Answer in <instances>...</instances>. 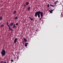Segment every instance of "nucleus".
I'll return each instance as SVG.
<instances>
[{
  "instance_id": "nucleus-1",
  "label": "nucleus",
  "mask_w": 63,
  "mask_h": 63,
  "mask_svg": "<svg viewBox=\"0 0 63 63\" xmlns=\"http://www.w3.org/2000/svg\"><path fill=\"white\" fill-rule=\"evenodd\" d=\"M40 14L41 15V17L40 19L39 20L40 21L42 18V17L43 16V13L42 12H41V11H38L35 13V17H37L38 16V17L39 18L40 17Z\"/></svg>"
},
{
  "instance_id": "nucleus-2",
  "label": "nucleus",
  "mask_w": 63,
  "mask_h": 63,
  "mask_svg": "<svg viewBox=\"0 0 63 63\" xmlns=\"http://www.w3.org/2000/svg\"><path fill=\"white\" fill-rule=\"evenodd\" d=\"M6 53V51L4 49L2 50L1 52L2 56V57L4 56L5 55Z\"/></svg>"
},
{
  "instance_id": "nucleus-3",
  "label": "nucleus",
  "mask_w": 63,
  "mask_h": 63,
  "mask_svg": "<svg viewBox=\"0 0 63 63\" xmlns=\"http://www.w3.org/2000/svg\"><path fill=\"white\" fill-rule=\"evenodd\" d=\"M17 40V38H16L14 41V43H16Z\"/></svg>"
},
{
  "instance_id": "nucleus-4",
  "label": "nucleus",
  "mask_w": 63,
  "mask_h": 63,
  "mask_svg": "<svg viewBox=\"0 0 63 63\" xmlns=\"http://www.w3.org/2000/svg\"><path fill=\"white\" fill-rule=\"evenodd\" d=\"M53 11V10H49V11L50 13L52 14V12Z\"/></svg>"
},
{
  "instance_id": "nucleus-5",
  "label": "nucleus",
  "mask_w": 63,
  "mask_h": 63,
  "mask_svg": "<svg viewBox=\"0 0 63 63\" xmlns=\"http://www.w3.org/2000/svg\"><path fill=\"white\" fill-rule=\"evenodd\" d=\"M14 25V23H12L10 24V26H13V25Z\"/></svg>"
},
{
  "instance_id": "nucleus-6",
  "label": "nucleus",
  "mask_w": 63,
  "mask_h": 63,
  "mask_svg": "<svg viewBox=\"0 0 63 63\" xmlns=\"http://www.w3.org/2000/svg\"><path fill=\"white\" fill-rule=\"evenodd\" d=\"M28 43H26L25 44V46L26 47H27V45H28Z\"/></svg>"
},
{
  "instance_id": "nucleus-7",
  "label": "nucleus",
  "mask_w": 63,
  "mask_h": 63,
  "mask_svg": "<svg viewBox=\"0 0 63 63\" xmlns=\"http://www.w3.org/2000/svg\"><path fill=\"white\" fill-rule=\"evenodd\" d=\"M58 2V1H57L55 2L54 3L55 5H56L57 4Z\"/></svg>"
},
{
  "instance_id": "nucleus-8",
  "label": "nucleus",
  "mask_w": 63,
  "mask_h": 63,
  "mask_svg": "<svg viewBox=\"0 0 63 63\" xmlns=\"http://www.w3.org/2000/svg\"><path fill=\"white\" fill-rule=\"evenodd\" d=\"M28 11H30V10H31V7H29L28 8Z\"/></svg>"
},
{
  "instance_id": "nucleus-9",
  "label": "nucleus",
  "mask_w": 63,
  "mask_h": 63,
  "mask_svg": "<svg viewBox=\"0 0 63 63\" xmlns=\"http://www.w3.org/2000/svg\"><path fill=\"white\" fill-rule=\"evenodd\" d=\"M16 11H14V13H13V14L14 15H15V14H16Z\"/></svg>"
},
{
  "instance_id": "nucleus-10",
  "label": "nucleus",
  "mask_w": 63,
  "mask_h": 63,
  "mask_svg": "<svg viewBox=\"0 0 63 63\" xmlns=\"http://www.w3.org/2000/svg\"><path fill=\"white\" fill-rule=\"evenodd\" d=\"M29 18L31 19V20L33 21V19L32 18H31V17H29Z\"/></svg>"
},
{
  "instance_id": "nucleus-11",
  "label": "nucleus",
  "mask_w": 63,
  "mask_h": 63,
  "mask_svg": "<svg viewBox=\"0 0 63 63\" xmlns=\"http://www.w3.org/2000/svg\"><path fill=\"white\" fill-rule=\"evenodd\" d=\"M9 29L10 30H11V31H13V30L11 28H9Z\"/></svg>"
},
{
  "instance_id": "nucleus-12",
  "label": "nucleus",
  "mask_w": 63,
  "mask_h": 63,
  "mask_svg": "<svg viewBox=\"0 0 63 63\" xmlns=\"http://www.w3.org/2000/svg\"><path fill=\"white\" fill-rule=\"evenodd\" d=\"M26 4L27 5H28L29 4V2H27L26 3Z\"/></svg>"
},
{
  "instance_id": "nucleus-13",
  "label": "nucleus",
  "mask_w": 63,
  "mask_h": 63,
  "mask_svg": "<svg viewBox=\"0 0 63 63\" xmlns=\"http://www.w3.org/2000/svg\"><path fill=\"white\" fill-rule=\"evenodd\" d=\"M2 17L1 16L0 17V20H2Z\"/></svg>"
},
{
  "instance_id": "nucleus-14",
  "label": "nucleus",
  "mask_w": 63,
  "mask_h": 63,
  "mask_svg": "<svg viewBox=\"0 0 63 63\" xmlns=\"http://www.w3.org/2000/svg\"><path fill=\"white\" fill-rule=\"evenodd\" d=\"M18 19L17 16H16L15 18V20H17Z\"/></svg>"
},
{
  "instance_id": "nucleus-15",
  "label": "nucleus",
  "mask_w": 63,
  "mask_h": 63,
  "mask_svg": "<svg viewBox=\"0 0 63 63\" xmlns=\"http://www.w3.org/2000/svg\"><path fill=\"white\" fill-rule=\"evenodd\" d=\"M24 41H25V42H27V40L26 38H24Z\"/></svg>"
},
{
  "instance_id": "nucleus-16",
  "label": "nucleus",
  "mask_w": 63,
  "mask_h": 63,
  "mask_svg": "<svg viewBox=\"0 0 63 63\" xmlns=\"http://www.w3.org/2000/svg\"><path fill=\"white\" fill-rule=\"evenodd\" d=\"M27 4H25V3L24 5V7H25L26 6H27Z\"/></svg>"
},
{
  "instance_id": "nucleus-17",
  "label": "nucleus",
  "mask_w": 63,
  "mask_h": 63,
  "mask_svg": "<svg viewBox=\"0 0 63 63\" xmlns=\"http://www.w3.org/2000/svg\"><path fill=\"white\" fill-rule=\"evenodd\" d=\"M50 6H51V7H55V6H54V5H50Z\"/></svg>"
},
{
  "instance_id": "nucleus-18",
  "label": "nucleus",
  "mask_w": 63,
  "mask_h": 63,
  "mask_svg": "<svg viewBox=\"0 0 63 63\" xmlns=\"http://www.w3.org/2000/svg\"><path fill=\"white\" fill-rule=\"evenodd\" d=\"M13 26V29H14L16 28V26Z\"/></svg>"
},
{
  "instance_id": "nucleus-19",
  "label": "nucleus",
  "mask_w": 63,
  "mask_h": 63,
  "mask_svg": "<svg viewBox=\"0 0 63 63\" xmlns=\"http://www.w3.org/2000/svg\"><path fill=\"white\" fill-rule=\"evenodd\" d=\"M4 26V25L3 24L1 26V27H2V28H3V27Z\"/></svg>"
},
{
  "instance_id": "nucleus-20",
  "label": "nucleus",
  "mask_w": 63,
  "mask_h": 63,
  "mask_svg": "<svg viewBox=\"0 0 63 63\" xmlns=\"http://www.w3.org/2000/svg\"><path fill=\"white\" fill-rule=\"evenodd\" d=\"M49 4H48L47 5V7L48 8V7H49Z\"/></svg>"
},
{
  "instance_id": "nucleus-21",
  "label": "nucleus",
  "mask_w": 63,
  "mask_h": 63,
  "mask_svg": "<svg viewBox=\"0 0 63 63\" xmlns=\"http://www.w3.org/2000/svg\"><path fill=\"white\" fill-rule=\"evenodd\" d=\"M9 23L8 22L7 23L6 25L8 26V25Z\"/></svg>"
},
{
  "instance_id": "nucleus-22",
  "label": "nucleus",
  "mask_w": 63,
  "mask_h": 63,
  "mask_svg": "<svg viewBox=\"0 0 63 63\" xmlns=\"http://www.w3.org/2000/svg\"><path fill=\"white\" fill-rule=\"evenodd\" d=\"M16 26H18V23H16Z\"/></svg>"
},
{
  "instance_id": "nucleus-23",
  "label": "nucleus",
  "mask_w": 63,
  "mask_h": 63,
  "mask_svg": "<svg viewBox=\"0 0 63 63\" xmlns=\"http://www.w3.org/2000/svg\"><path fill=\"white\" fill-rule=\"evenodd\" d=\"M8 26L9 27H10V28L11 26H10V25H8Z\"/></svg>"
},
{
  "instance_id": "nucleus-24",
  "label": "nucleus",
  "mask_w": 63,
  "mask_h": 63,
  "mask_svg": "<svg viewBox=\"0 0 63 63\" xmlns=\"http://www.w3.org/2000/svg\"><path fill=\"white\" fill-rule=\"evenodd\" d=\"M11 61L12 62H13L14 61V60H11Z\"/></svg>"
},
{
  "instance_id": "nucleus-25",
  "label": "nucleus",
  "mask_w": 63,
  "mask_h": 63,
  "mask_svg": "<svg viewBox=\"0 0 63 63\" xmlns=\"http://www.w3.org/2000/svg\"><path fill=\"white\" fill-rule=\"evenodd\" d=\"M3 63H6V62H3Z\"/></svg>"
},
{
  "instance_id": "nucleus-26",
  "label": "nucleus",
  "mask_w": 63,
  "mask_h": 63,
  "mask_svg": "<svg viewBox=\"0 0 63 63\" xmlns=\"http://www.w3.org/2000/svg\"><path fill=\"white\" fill-rule=\"evenodd\" d=\"M1 63H3V62L2 61H1Z\"/></svg>"
},
{
  "instance_id": "nucleus-27",
  "label": "nucleus",
  "mask_w": 63,
  "mask_h": 63,
  "mask_svg": "<svg viewBox=\"0 0 63 63\" xmlns=\"http://www.w3.org/2000/svg\"><path fill=\"white\" fill-rule=\"evenodd\" d=\"M13 26H15V24H14V25H13Z\"/></svg>"
},
{
  "instance_id": "nucleus-28",
  "label": "nucleus",
  "mask_w": 63,
  "mask_h": 63,
  "mask_svg": "<svg viewBox=\"0 0 63 63\" xmlns=\"http://www.w3.org/2000/svg\"><path fill=\"white\" fill-rule=\"evenodd\" d=\"M13 31H11V32L12 33L13 32Z\"/></svg>"
},
{
  "instance_id": "nucleus-29",
  "label": "nucleus",
  "mask_w": 63,
  "mask_h": 63,
  "mask_svg": "<svg viewBox=\"0 0 63 63\" xmlns=\"http://www.w3.org/2000/svg\"><path fill=\"white\" fill-rule=\"evenodd\" d=\"M38 31V30H36V32H37Z\"/></svg>"
},
{
  "instance_id": "nucleus-30",
  "label": "nucleus",
  "mask_w": 63,
  "mask_h": 63,
  "mask_svg": "<svg viewBox=\"0 0 63 63\" xmlns=\"http://www.w3.org/2000/svg\"><path fill=\"white\" fill-rule=\"evenodd\" d=\"M18 56H17V58H18Z\"/></svg>"
}]
</instances>
